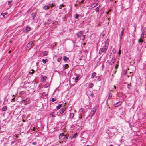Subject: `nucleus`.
Instances as JSON below:
<instances>
[{
  "mask_svg": "<svg viewBox=\"0 0 146 146\" xmlns=\"http://www.w3.org/2000/svg\"><path fill=\"white\" fill-rule=\"evenodd\" d=\"M124 30V28H122V30L121 31V34H120L119 35V36L120 37V40H121L122 36H123V35Z\"/></svg>",
  "mask_w": 146,
  "mask_h": 146,
  "instance_id": "obj_6",
  "label": "nucleus"
},
{
  "mask_svg": "<svg viewBox=\"0 0 146 146\" xmlns=\"http://www.w3.org/2000/svg\"><path fill=\"white\" fill-rule=\"evenodd\" d=\"M1 129V126H0V130ZM1 133V131H0V133Z\"/></svg>",
  "mask_w": 146,
  "mask_h": 146,
  "instance_id": "obj_57",
  "label": "nucleus"
},
{
  "mask_svg": "<svg viewBox=\"0 0 146 146\" xmlns=\"http://www.w3.org/2000/svg\"><path fill=\"white\" fill-rule=\"evenodd\" d=\"M122 103L121 102H118L115 105V107H117L118 106H119L121 105Z\"/></svg>",
  "mask_w": 146,
  "mask_h": 146,
  "instance_id": "obj_11",
  "label": "nucleus"
},
{
  "mask_svg": "<svg viewBox=\"0 0 146 146\" xmlns=\"http://www.w3.org/2000/svg\"><path fill=\"white\" fill-rule=\"evenodd\" d=\"M54 112H52L50 114V115L52 117H55V115L54 114Z\"/></svg>",
  "mask_w": 146,
  "mask_h": 146,
  "instance_id": "obj_31",
  "label": "nucleus"
},
{
  "mask_svg": "<svg viewBox=\"0 0 146 146\" xmlns=\"http://www.w3.org/2000/svg\"><path fill=\"white\" fill-rule=\"evenodd\" d=\"M128 86H131V85L128 84Z\"/></svg>",
  "mask_w": 146,
  "mask_h": 146,
  "instance_id": "obj_56",
  "label": "nucleus"
},
{
  "mask_svg": "<svg viewBox=\"0 0 146 146\" xmlns=\"http://www.w3.org/2000/svg\"><path fill=\"white\" fill-rule=\"evenodd\" d=\"M104 13V12H101L100 13L101 15H102Z\"/></svg>",
  "mask_w": 146,
  "mask_h": 146,
  "instance_id": "obj_53",
  "label": "nucleus"
},
{
  "mask_svg": "<svg viewBox=\"0 0 146 146\" xmlns=\"http://www.w3.org/2000/svg\"><path fill=\"white\" fill-rule=\"evenodd\" d=\"M83 31H81L80 32H79L77 34V35L78 36V37H80L81 35L83 34Z\"/></svg>",
  "mask_w": 146,
  "mask_h": 146,
  "instance_id": "obj_10",
  "label": "nucleus"
},
{
  "mask_svg": "<svg viewBox=\"0 0 146 146\" xmlns=\"http://www.w3.org/2000/svg\"><path fill=\"white\" fill-rule=\"evenodd\" d=\"M100 5L98 7H97L95 9L96 12H98L99 11V9L100 7Z\"/></svg>",
  "mask_w": 146,
  "mask_h": 146,
  "instance_id": "obj_18",
  "label": "nucleus"
},
{
  "mask_svg": "<svg viewBox=\"0 0 146 146\" xmlns=\"http://www.w3.org/2000/svg\"><path fill=\"white\" fill-rule=\"evenodd\" d=\"M77 133H76L73 135V137H72L71 138L72 139L73 138H75L77 135Z\"/></svg>",
  "mask_w": 146,
  "mask_h": 146,
  "instance_id": "obj_21",
  "label": "nucleus"
},
{
  "mask_svg": "<svg viewBox=\"0 0 146 146\" xmlns=\"http://www.w3.org/2000/svg\"><path fill=\"white\" fill-rule=\"evenodd\" d=\"M112 95L111 93H110L109 94V96L108 97V98L109 99H110L111 98L112 96Z\"/></svg>",
  "mask_w": 146,
  "mask_h": 146,
  "instance_id": "obj_19",
  "label": "nucleus"
},
{
  "mask_svg": "<svg viewBox=\"0 0 146 146\" xmlns=\"http://www.w3.org/2000/svg\"><path fill=\"white\" fill-rule=\"evenodd\" d=\"M69 58L66 56H64L63 58L65 62L69 60Z\"/></svg>",
  "mask_w": 146,
  "mask_h": 146,
  "instance_id": "obj_16",
  "label": "nucleus"
},
{
  "mask_svg": "<svg viewBox=\"0 0 146 146\" xmlns=\"http://www.w3.org/2000/svg\"><path fill=\"white\" fill-rule=\"evenodd\" d=\"M46 76H44L42 77L41 78V81L42 82H44L46 81Z\"/></svg>",
  "mask_w": 146,
  "mask_h": 146,
  "instance_id": "obj_12",
  "label": "nucleus"
},
{
  "mask_svg": "<svg viewBox=\"0 0 146 146\" xmlns=\"http://www.w3.org/2000/svg\"><path fill=\"white\" fill-rule=\"evenodd\" d=\"M62 104H59L58 106H57L56 108L58 110H59L61 107Z\"/></svg>",
  "mask_w": 146,
  "mask_h": 146,
  "instance_id": "obj_26",
  "label": "nucleus"
},
{
  "mask_svg": "<svg viewBox=\"0 0 146 146\" xmlns=\"http://www.w3.org/2000/svg\"><path fill=\"white\" fill-rule=\"evenodd\" d=\"M7 110V108L6 106H4L2 108V110L3 111H6Z\"/></svg>",
  "mask_w": 146,
  "mask_h": 146,
  "instance_id": "obj_23",
  "label": "nucleus"
},
{
  "mask_svg": "<svg viewBox=\"0 0 146 146\" xmlns=\"http://www.w3.org/2000/svg\"><path fill=\"white\" fill-rule=\"evenodd\" d=\"M79 76L76 77L75 78V81H77L78 80Z\"/></svg>",
  "mask_w": 146,
  "mask_h": 146,
  "instance_id": "obj_38",
  "label": "nucleus"
},
{
  "mask_svg": "<svg viewBox=\"0 0 146 146\" xmlns=\"http://www.w3.org/2000/svg\"><path fill=\"white\" fill-rule=\"evenodd\" d=\"M31 71H32V72H31V71H30L29 72V73H31V74H33L34 72V70L33 69H32Z\"/></svg>",
  "mask_w": 146,
  "mask_h": 146,
  "instance_id": "obj_36",
  "label": "nucleus"
},
{
  "mask_svg": "<svg viewBox=\"0 0 146 146\" xmlns=\"http://www.w3.org/2000/svg\"><path fill=\"white\" fill-rule=\"evenodd\" d=\"M11 50H10V51H9V52H8V53H9V54L10 53H11Z\"/></svg>",
  "mask_w": 146,
  "mask_h": 146,
  "instance_id": "obj_54",
  "label": "nucleus"
},
{
  "mask_svg": "<svg viewBox=\"0 0 146 146\" xmlns=\"http://www.w3.org/2000/svg\"><path fill=\"white\" fill-rule=\"evenodd\" d=\"M127 70H125L123 72V73L124 75H126L127 74Z\"/></svg>",
  "mask_w": 146,
  "mask_h": 146,
  "instance_id": "obj_34",
  "label": "nucleus"
},
{
  "mask_svg": "<svg viewBox=\"0 0 146 146\" xmlns=\"http://www.w3.org/2000/svg\"><path fill=\"white\" fill-rule=\"evenodd\" d=\"M18 137V136H17V135H16L15 136V137H17H17Z\"/></svg>",
  "mask_w": 146,
  "mask_h": 146,
  "instance_id": "obj_59",
  "label": "nucleus"
},
{
  "mask_svg": "<svg viewBox=\"0 0 146 146\" xmlns=\"http://www.w3.org/2000/svg\"><path fill=\"white\" fill-rule=\"evenodd\" d=\"M144 33H142L141 36V38L142 39H143L144 38H145V37H144Z\"/></svg>",
  "mask_w": 146,
  "mask_h": 146,
  "instance_id": "obj_24",
  "label": "nucleus"
},
{
  "mask_svg": "<svg viewBox=\"0 0 146 146\" xmlns=\"http://www.w3.org/2000/svg\"><path fill=\"white\" fill-rule=\"evenodd\" d=\"M114 88L115 89H116V88L115 86H114Z\"/></svg>",
  "mask_w": 146,
  "mask_h": 146,
  "instance_id": "obj_58",
  "label": "nucleus"
},
{
  "mask_svg": "<svg viewBox=\"0 0 146 146\" xmlns=\"http://www.w3.org/2000/svg\"><path fill=\"white\" fill-rule=\"evenodd\" d=\"M61 58H58V59H57V61L59 62H60V61H61Z\"/></svg>",
  "mask_w": 146,
  "mask_h": 146,
  "instance_id": "obj_35",
  "label": "nucleus"
},
{
  "mask_svg": "<svg viewBox=\"0 0 146 146\" xmlns=\"http://www.w3.org/2000/svg\"><path fill=\"white\" fill-rule=\"evenodd\" d=\"M121 53V51L120 50H119V52H118V54L119 55H120Z\"/></svg>",
  "mask_w": 146,
  "mask_h": 146,
  "instance_id": "obj_45",
  "label": "nucleus"
},
{
  "mask_svg": "<svg viewBox=\"0 0 146 146\" xmlns=\"http://www.w3.org/2000/svg\"><path fill=\"white\" fill-rule=\"evenodd\" d=\"M97 109V107H95L92 110L91 112L89 115L90 117H92L95 114Z\"/></svg>",
  "mask_w": 146,
  "mask_h": 146,
  "instance_id": "obj_2",
  "label": "nucleus"
},
{
  "mask_svg": "<svg viewBox=\"0 0 146 146\" xmlns=\"http://www.w3.org/2000/svg\"><path fill=\"white\" fill-rule=\"evenodd\" d=\"M49 6L48 5H45L43 7V9H44L45 10H47L49 9Z\"/></svg>",
  "mask_w": 146,
  "mask_h": 146,
  "instance_id": "obj_17",
  "label": "nucleus"
},
{
  "mask_svg": "<svg viewBox=\"0 0 146 146\" xmlns=\"http://www.w3.org/2000/svg\"><path fill=\"white\" fill-rule=\"evenodd\" d=\"M46 52H44V56H46Z\"/></svg>",
  "mask_w": 146,
  "mask_h": 146,
  "instance_id": "obj_47",
  "label": "nucleus"
},
{
  "mask_svg": "<svg viewBox=\"0 0 146 146\" xmlns=\"http://www.w3.org/2000/svg\"><path fill=\"white\" fill-rule=\"evenodd\" d=\"M54 24H55V25H57V22H55L54 23Z\"/></svg>",
  "mask_w": 146,
  "mask_h": 146,
  "instance_id": "obj_48",
  "label": "nucleus"
},
{
  "mask_svg": "<svg viewBox=\"0 0 146 146\" xmlns=\"http://www.w3.org/2000/svg\"><path fill=\"white\" fill-rule=\"evenodd\" d=\"M96 75V73L95 72H94L91 75V78H93Z\"/></svg>",
  "mask_w": 146,
  "mask_h": 146,
  "instance_id": "obj_22",
  "label": "nucleus"
},
{
  "mask_svg": "<svg viewBox=\"0 0 146 146\" xmlns=\"http://www.w3.org/2000/svg\"><path fill=\"white\" fill-rule=\"evenodd\" d=\"M37 142H33L32 143V144L33 145H36L37 144Z\"/></svg>",
  "mask_w": 146,
  "mask_h": 146,
  "instance_id": "obj_42",
  "label": "nucleus"
},
{
  "mask_svg": "<svg viewBox=\"0 0 146 146\" xmlns=\"http://www.w3.org/2000/svg\"><path fill=\"white\" fill-rule=\"evenodd\" d=\"M118 64H117L115 66V69H117L118 68Z\"/></svg>",
  "mask_w": 146,
  "mask_h": 146,
  "instance_id": "obj_43",
  "label": "nucleus"
},
{
  "mask_svg": "<svg viewBox=\"0 0 146 146\" xmlns=\"http://www.w3.org/2000/svg\"><path fill=\"white\" fill-rule=\"evenodd\" d=\"M116 71H115L114 72V74H115V73H116Z\"/></svg>",
  "mask_w": 146,
  "mask_h": 146,
  "instance_id": "obj_63",
  "label": "nucleus"
},
{
  "mask_svg": "<svg viewBox=\"0 0 146 146\" xmlns=\"http://www.w3.org/2000/svg\"><path fill=\"white\" fill-rule=\"evenodd\" d=\"M88 94H89V95L91 96L92 97H94V94H93V92L92 93V92H88Z\"/></svg>",
  "mask_w": 146,
  "mask_h": 146,
  "instance_id": "obj_20",
  "label": "nucleus"
},
{
  "mask_svg": "<svg viewBox=\"0 0 146 146\" xmlns=\"http://www.w3.org/2000/svg\"><path fill=\"white\" fill-rule=\"evenodd\" d=\"M138 42H143V40L142 39L140 38L138 40Z\"/></svg>",
  "mask_w": 146,
  "mask_h": 146,
  "instance_id": "obj_28",
  "label": "nucleus"
},
{
  "mask_svg": "<svg viewBox=\"0 0 146 146\" xmlns=\"http://www.w3.org/2000/svg\"><path fill=\"white\" fill-rule=\"evenodd\" d=\"M93 93L96 94L97 92V91L96 90H94L92 92Z\"/></svg>",
  "mask_w": 146,
  "mask_h": 146,
  "instance_id": "obj_40",
  "label": "nucleus"
},
{
  "mask_svg": "<svg viewBox=\"0 0 146 146\" xmlns=\"http://www.w3.org/2000/svg\"><path fill=\"white\" fill-rule=\"evenodd\" d=\"M22 121L23 122H25V120H24L23 119L22 120Z\"/></svg>",
  "mask_w": 146,
  "mask_h": 146,
  "instance_id": "obj_50",
  "label": "nucleus"
},
{
  "mask_svg": "<svg viewBox=\"0 0 146 146\" xmlns=\"http://www.w3.org/2000/svg\"><path fill=\"white\" fill-rule=\"evenodd\" d=\"M23 31L26 32H28L30 30L31 28H23Z\"/></svg>",
  "mask_w": 146,
  "mask_h": 146,
  "instance_id": "obj_14",
  "label": "nucleus"
},
{
  "mask_svg": "<svg viewBox=\"0 0 146 146\" xmlns=\"http://www.w3.org/2000/svg\"><path fill=\"white\" fill-rule=\"evenodd\" d=\"M65 5H63V4H61L60 5V6L59 7V8L60 9H62V7H65Z\"/></svg>",
  "mask_w": 146,
  "mask_h": 146,
  "instance_id": "obj_30",
  "label": "nucleus"
},
{
  "mask_svg": "<svg viewBox=\"0 0 146 146\" xmlns=\"http://www.w3.org/2000/svg\"><path fill=\"white\" fill-rule=\"evenodd\" d=\"M105 42V46H107L108 47L109 43L110 42V40L108 39H107L106 41Z\"/></svg>",
  "mask_w": 146,
  "mask_h": 146,
  "instance_id": "obj_8",
  "label": "nucleus"
},
{
  "mask_svg": "<svg viewBox=\"0 0 146 146\" xmlns=\"http://www.w3.org/2000/svg\"><path fill=\"white\" fill-rule=\"evenodd\" d=\"M11 1H8V5H9L11 3Z\"/></svg>",
  "mask_w": 146,
  "mask_h": 146,
  "instance_id": "obj_44",
  "label": "nucleus"
},
{
  "mask_svg": "<svg viewBox=\"0 0 146 146\" xmlns=\"http://www.w3.org/2000/svg\"><path fill=\"white\" fill-rule=\"evenodd\" d=\"M79 60H82V59H81V58H79Z\"/></svg>",
  "mask_w": 146,
  "mask_h": 146,
  "instance_id": "obj_64",
  "label": "nucleus"
},
{
  "mask_svg": "<svg viewBox=\"0 0 146 146\" xmlns=\"http://www.w3.org/2000/svg\"><path fill=\"white\" fill-rule=\"evenodd\" d=\"M82 36V40H84V39L85 38V36L83 35Z\"/></svg>",
  "mask_w": 146,
  "mask_h": 146,
  "instance_id": "obj_39",
  "label": "nucleus"
},
{
  "mask_svg": "<svg viewBox=\"0 0 146 146\" xmlns=\"http://www.w3.org/2000/svg\"><path fill=\"white\" fill-rule=\"evenodd\" d=\"M36 12H35V13H32L31 14L32 17V19H35L36 16Z\"/></svg>",
  "mask_w": 146,
  "mask_h": 146,
  "instance_id": "obj_9",
  "label": "nucleus"
},
{
  "mask_svg": "<svg viewBox=\"0 0 146 146\" xmlns=\"http://www.w3.org/2000/svg\"><path fill=\"white\" fill-rule=\"evenodd\" d=\"M111 11V9H110V10H109L108 11L109 12H110Z\"/></svg>",
  "mask_w": 146,
  "mask_h": 146,
  "instance_id": "obj_52",
  "label": "nucleus"
},
{
  "mask_svg": "<svg viewBox=\"0 0 146 146\" xmlns=\"http://www.w3.org/2000/svg\"><path fill=\"white\" fill-rule=\"evenodd\" d=\"M56 98H52V99L51 101L52 102H54L55 101H56Z\"/></svg>",
  "mask_w": 146,
  "mask_h": 146,
  "instance_id": "obj_33",
  "label": "nucleus"
},
{
  "mask_svg": "<svg viewBox=\"0 0 146 146\" xmlns=\"http://www.w3.org/2000/svg\"><path fill=\"white\" fill-rule=\"evenodd\" d=\"M82 118V117H81H81H79V118H80V119Z\"/></svg>",
  "mask_w": 146,
  "mask_h": 146,
  "instance_id": "obj_60",
  "label": "nucleus"
},
{
  "mask_svg": "<svg viewBox=\"0 0 146 146\" xmlns=\"http://www.w3.org/2000/svg\"><path fill=\"white\" fill-rule=\"evenodd\" d=\"M109 13V12L108 11H107V12H106V13H107V14H108Z\"/></svg>",
  "mask_w": 146,
  "mask_h": 146,
  "instance_id": "obj_55",
  "label": "nucleus"
},
{
  "mask_svg": "<svg viewBox=\"0 0 146 146\" xmlns=\"http://www.w3.org/2000/svg\"><path fill=\"white\" fill-rule=\"evenodd\" d=\"M49 5L51 8H52L56 5L54 3L49 4Z\"/></svg>",
  "mask_w": 146,
  "mask_h": 146,
  "instance_id": "obj_27",
  "label": "nucleus"
},
{
  "mask_svg": "<svg viewBox=\"0 0 146 146\" xmlns=\"http://www.w3.org/2000/svg\"><path fill=\"white\" fill-rule=\"evenodd\" d=\"M75 18L76 19H78V17L80 16V15L78 14L77 13L75 15Z\"/></svg>",
  "mask_w": 146,
  "mask_h": 146,
  "instance_id": "obj_32",
  "label": "nucleus"
},
{
  "mask_svg": "<svg viewBox=\"0 0 146 146\" xmlns=\"http://www.w3.org/2000/svg\"><path fill=\"white\" fill-rule=\"evenodd\" d=\"M42 61L45 64L48 61V60L47 59H42Z\"/></svg>",
  "mask_w": 146,
  "mask_h": 146,
  "instance_id": "obj_25",
  "label": "nucleus"
},
{
  "mask_svg": "<svg viewBox=\"0 0 146 146\" xmlns=\"http://www.w3.org/2000/svg\"><path fill=\"white\" fill-rule=\"evenodd\" d=\"M104 34H103V35H102V36L104 37Z\"/></svg>",
  "mask_w": 146,
  "mask_h": 146,
  "instance_id": "obj_62",
  "label": "nucleus"
},
{
  "mask_svg": "<svg viewBox=\"0 0 146 146\" xmlns=\"http://www.w3.org/2000/svg\"><path fill=\"white\" fill-rule=\"evenodd\" d=\"M15 100V98H13L12 100H11V101H14V100Z\"/></svg>",
  "mask_w": 146,
  "mask_h": 146,
  "instance_id": "obj_49",
  "label": "nucleus"
},
{
  "mask_svg": "<svg viewBox=\"0 0 146 146\" xmlns=\"http://www.w3.org/2000/svg\"><path fill=\"white\" fill-rule=\"evenodd\" d=\"M66 108L65 107H63V108H62L61 109L60 111L59 112L61 114H62L66 110Z\"/></svg>",
  "mask_w": 146,
  "mask_h": 146,
  "instance_id": "obj_7",
  "label": "nucleus"
},
{
  "mask_svg": "<svg viewBox=\"0 0 146 146\" xmlns=\"http://www.w3.org/2000/svg\"><path fill=\"white\" fill-rule=\"evenodd\" d=\"M69 136L68 134H64V133H61L59 136V137L61 141H62V142L64 141L66 142Z\"/></svg>",
  "mask_w": 146,
  "mask_h": 146,
  "instance_id": "obj_1",
  "label": "nucleus"
},
{
  "mask_svg": "<svg viewBox=\"0 0 146 146\" xmlns=\"http://www.w3.org/2000/svg\"><path fill=\"white\" fill-rule=\"evenodd\" d=\"M112 52L113 53H114V54L115 53V52H116L115 50V49H113Z\"/></svg>",
  "mask_w": 146,
  "mask_h": 146,
  "instance_id": "obj_37",
  "label": "nucleus"
},
{
  "mask_svg": "<svg viewBox=\"0 0 146 146\" xmlns=\"http://www.w3.org/2000/svg\"><path fill=\"white\" fill-rule=\"evenodd\" d=\"M110 146H113V145L112 144L110 145Z\"/></svg>",
  "mask_w": 146,
  "mask_h": 146,
  "instance_id": "obj_61",
  "label": "nucleus"
},
{
  "mask_svg": "<svg viewBox=\"0 0 146 146\" xmlns=\"http://www.w3.org/2000/svg\"><path fill=\"white\" fill-rule=\"evenodd\" d=\"M84 1V0H82L80 2V3L81 4H82Z\"/></svg>",
  "mask_w": 146,
  "mask_h": 146,
  "instance_id": "obj_46",
  "label": "nucleus"
},
{
  "mask_svg": "<svg viewBox=\"0 0 146 146\" xmlns=\"http://www.w3.org/2000/svg\"><path fill=\"white\" fill-rule=\"evenodd\" d=\"M115 57H112L110 60V62L109 63V64L110 65H112L115 62Z\"/></svg>",
  "mask_w": 146,
  "mask_h": 146,
  "instance_id": "obj_5",
  "label": "nucleus"
},
{
  "mask_svg": "<svg viewBox=\"0 0 146 146\" xmlns=\"http://www.w3.org/2000/svg\"><path fill=\"white\" fill-rule=\"evenodd\" d=\"M108 47L107 46H104V47L102 48H100L99 50V54H101V53H105Z\"/></svg>",
  "mask_w": 146,
  "mask_h": 146,
  "instance_id": "obj_3",
  "label": "nucleus"
},
{
  "mask_svg": "<svg viewBox=\"0 0 146 146\" xmlns=\"http://www.w3.org/2000/svg\"><path fill=\"white\" fill-rule=\"evenodd\" d=\"M35 43V42L33 41L32 42L29 43L27 44V47L29 48V50H30L32 48L34 45Z\"/></svg>",
  "mask_w": 146,
  "mask_h": 146,
  "instance_id": "obj_4",
  "label": "nucleus"
},
{
  "mask_svg": "<svg viewBox=\"0 0 146 146\" xmlns=\"http://www.w3.org/2000/svg\"><path fill=\"white\" fill-rule=\"evenodd\" d=\"M93 84L92 83L89 84V88H91L93 87Z\"/></svg>",
  "mask_w": 146,
  "mask_h": 146,
  "instance_id": "obj_29",
  "label": "nucleus"
},
{
  "mask_svg": "<svg viewBox=\"0 0 146 146\" xmlns=\"http://www.w3.org/2000/svg\"><path fill=\"white\" fill-rule=\"evenodd\" d=\"M7 14V13L6 12L3 13V17L4 18L5 17V15H6Z\"/></svg>",
  "mask_w": 146,
  "mask_h": 146,
  "instance_id": "obj_41",
  "label": "nucleus"
},
{
  "mask_svg": "<svg viewBox=\"0 0 146 146\" xmlns=\"http://www.w3.org/2000/svg\"><path fill=\"white\" fill-rule=\"evenodd\" d=\"M74 116V114L73 113H71L70 114V117L71 119H74L73 118V117Z\"/></svg>",
  "mask_w": 146,
  "mask_h": 146,
  "instance_id": "obj_15",
  "label": "nucleus"
},
{
  "mask_svg": "<svg viewBox=\"0 0 146 146\" xmlns=\"http://www.w3.org/2000/svg\"><path fill=\"white\" fill-rule=\"evenodd\" d=\"M69 67V65L68 64H66L63 66V70H65L66 69L68 68Z\"/></svg>",
  "mask_w": 146,
  "mask_h": 146,
  "instance_id": "obj_13",
  "label": "nucleus"
},
{
  "mask_svg": "<svg viewBox=\"0 0 146 146\" xmlns=\"http://www.w3.org/2000/svg\"><path fill=\"white\" fill-rule=\"evenodd\" d=\"M51 21V19H48V21L49 22H50V21Z\"/></svg>",
  "mask_w": 146,
  "mask_h": 146,
  "instance_id": "obj_51",
  "label": "nucleus"
}]
</instances>
